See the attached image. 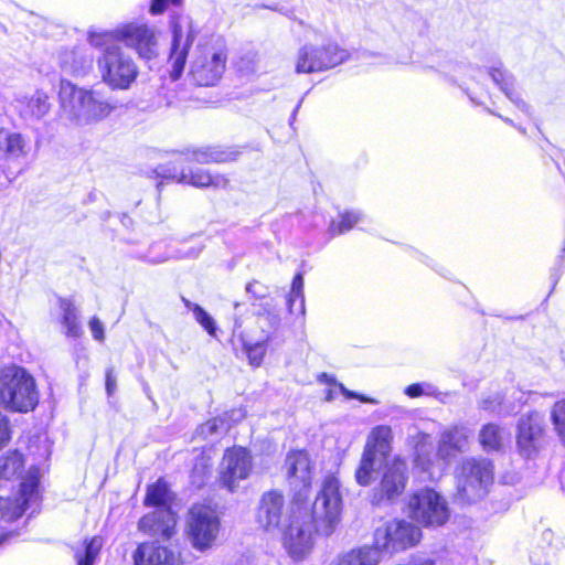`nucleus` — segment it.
I'll list each match as a JSON object with an SVG mask.
<instances>
[{
  "instance_id": "1",
  "label": "nucleus",
  "mask_w": 565,
  "mask_h": 565,
  "mask_svg": "<svg viewBox=\"0 0 565 565\" xmlns=\"http://www.w3.org/2000/svg\"><path fill=\"white\" fill-rule=\"evenodd\" d=\"M342 498L338 479L329 475L321 484L311 509L298 498L285 509L281 492H265L257 511V522L267 531L278 530L282 544L294 559H302L313 546L316 532L329 536L338 526Z\"/></svg>"
},
{
  "instance_id": "2",
  "label": "nucleus",
  "mask_w": 565,
  "mask_h": 565,
  "mask_svg": "<svg viewBox=\"0 0 565 565\" xmlns=\"http://www.w3.org/2000/svg\"><path fill=\"white\" fill-rule=\"evenodd\" d=\"M58 102L61 117L77 126L98 122L115 108L102 92L79 87L67 79L60 82Z\"/></svg>"
},
{
  "instance_id": "3",
  "label": "nucleus",
  "mask_w": 565,
  "mask_h": 565,
  "mask_svg": "<svg viewBox=\"0 0 565 565\" xmlns=\"http://www.w3.org/2000/svg\"><path fill=\"white\" fill-rule=\"evenodd\" d=\"M88 42L102 51L96 61L102 82L111 89H129L139 75L135 60L108 33L90 32Z\"/></svg>"
},
{
  "instance_id": "4",
  "label": "nucleus",
  "mask_w": 565,
  "mask_h": 565,
  "mask_svg": "<svg viewBox=\"0 0 565 565\" xmlns=\"http://www.w3.org/2000/svg\"><path fill=\"white\" fill-rule=\"evenodd\" d=\"M40 394L35 379L23 367L10 365L0 371V406L12 413L32 412Z\"/></svg>"
},
{
  "instance_id": "5",
  "label": "nucleus",
  "mask_w": 565,
  "mask_h": 565,
  "mask_svg": "<svg viewBox=\"0 0 565 565\" xmlns=\"http://www.w3.org/2000/svg\"><path fill=\"white\" fill-rule=\"evenodd\" d=\"M172 500L168 484L163 480L148 487L145 505L156 507L157 510L140 519L138 527L143 533L169 540L174 534L177 524L175 514L170 508Z\"/></svg>"
},
{
  "instance_id": "6",
  "label": "nucleus",
  "mask_w": 565,
  "mask_h": 565,
  "mask_svg": "<svg viewBox=\"0 0 565 565\" xmlns=\"http://www.w3.org/2000/svg\"><path fill=\"white\" fill-rule=\"evenodd\" d=\"M494 480L493 463L486 458H466L456 470V498L463 503L482 499Z\"/></svg>"
},
{
  "instance_id": "7",
  "label": "nucleus",
  "mask_w": 565,
  "mask_h": 565,
  "mask_svg": "<svg viewBox=\"0 0 565 565\" xmlns=\"http://www.w3.org/2000/svg\"><path fill=\"white\" fill-rule=\"evenodd\" d=\"M220 519L211 508L196 504L190 509L185 535L195 551L203 553L213 548L220 534Z\"/></svg>"
},
{
  "instance_id": "8",
  "label": "nucleus",
  "mask_w": 565,
  "mask_h": 565,
  "mask_svg": "<svg viewBox=\"0 0 565 565\" xmlns=\"http://www.w3.org/2000/svg\"><path fill=\"white\" fill-rule=\"evenodd\" d=\"M408 511L409 516L424 526H443L450 518L446 498L431 488H423L413 493L408 501Z\"/></svg>"
},
{
  "instance_id": "9",
  "label": "nucleus",
  "mask_w": 565,
  "mask_h": 565,
  "mask_svg": "<svg viewBox=\"0 0 565 565\" xmlns=\"http://www.w3.org/2000/svg\"><path fill=\"white\" fill-rule=\"evenodd\" d=\"M420 537L418 526L405 520H392L375 530L373 548L393 554L415 546Z\"/></svg>"
},
{
  "instance_id": "10",
  "label": "nucleus",
  "mask_w": 565,
  "mask_h": 565,
  "mask_svg": "<svg viewBox=\"0 0 565 565\" xmlns=\"http://www.w3.org/2000/svg\"><path fill=\"white\" fill-rule=\"evenodd\" d=\"M111 42H121L134 50L140 58L152 60L158 56L159 46L154 28L139 22L121 24L110 32Z\"/></svg>"
},
{
  "instance_id": "11",
  "label": "nucleus",
  "mask_w": 565,
  "mask_h": 565,
  "mask_svg": "<svg viewBox=\"0 0 565 565\" xmlns=\"http://www.w3.org/2000/svg\"><path fill=\"white\" fill-rule=\"evenodd\" d=\"M226 60L221 44L200 45L191 63L190 75L199 86H213L225 71Z\"/></svg>"
},
{
  "instance_id": "12",
  "label": "nucleus",
  "mask_w": 565,
  "mask_h": 565,
  "mask_svg": "<svg viewBox=\"0 0 565 565\" xmlns=\"http://www.w3.org/2000/svg\"><path fill=\"white\" fill-rule=\"evenodd\" d=\"M516 449L521 457L537 456L545 445L544 417L537 412L522 415L516 424Z\"/></svg>"
},
{
  "instance_id": "13",
  "label": "nucleus",
  "mask_w": 565,
  "mask_h": 565,
  "mask_svg": "<svg viewBox=\"0 0 565 565\" xmlns=\"http://www.w3.org/2000/svg\"><path fill=\"white\" fill-rule=\"evenodd\" d=\"M172 44L169 62L171 63V77L178 79L185 65L189 47L191 46L196 30L193 21L188 15H178L171 22Z\"/></svg>"
},
{
  "instance_id": "14",
  "label": "nucleus",
  "mask_w": 565,
  "mask_h": 565,
  "mask_svg": "<svg viewBox=\"0 0 565 565\" xmlns=\"http://www.w3.org/2000/svg\"><path fill=\"white\" fill-rule=\"evenodd\" d=\"M39 501V478L36 470H30L20 486V497L11 502L0 497V522H11L20 518L26 510L35 507Z\"/></svg>"
},
{
  "instance_id": "15",
  "label": "nucleus",
  "mask_w": 565,
  "mask_h": 565,
  "mask_svg": "<svg viewBox=\"0 0 565 565\" xmlns=\"http://www.w3.org/2000/svg\"><path fill=\"white\" fill-rule=\"evenodd\" d=\"M285 465L288 483L295 492L294 498L305 501L315 476L312 460L306 451L298 450L287 455Z\"/></svg>"
},
{
  "instance_id": "16",
  "label": "nucleus",
  "mask_w": 565,
  "mask_h": 565,
  "mask_svg": "<svg viewBox=\"0 0 565 565\" xmlns=\"http://www.w3.org/2000/svg\"><path fill=\"white\" fill-rule=\"evenodd\" d=\"M252 468V456L247 449H227L222 459L220 480L230 491H234L242 480L249 477Z\"/></svg>"
},
{
  "instance_id": "17",
  "label": "nucleus",
  "mask_w": 565,
  "mask_h": 565,
  "mask_svg": "<svg viewBox=\"0 0 565 565\" xmlns=\"http://www.w3.org/2000/svg\"><path fill=\"white\" fill-rule=\"evenodd\" d=\"M412 444L414 446L415 467L427 472L430 479L439 478L448 463L441 461L437 451L434 452L431 436L418 431L412 436Z\"/></svg>"
},
{
  "instance_id": "18",
  "label": "nucleus",
  "mask_w": 565,
  "mask_h": 565,
  "mask_svg": "<svg viewBox=\"0 0 565 565\" xmlns=\"http://www.w3.org/2000/svg\"><path fill=\"white\" fill-rule=\"evenodd\" d=\"M30 140L19 131L0 127V162L10 164L25 159L30 152Z\"/></svg>"
},
{
  "instance_id": "19",
  "label": "nucleus",
  "mask_w": 565,
  "mask_h": 565,
  "mask_svg": "<svg viewBox=\"0 0 565 565\" xmlns=\"http://www.w3.org/2000/svg\"><path fill=\"white\" fill-rule=\"evenodd\" d=\"M407 483V463L399 457L385 466L380 484L381 498L394 500L399 497Z\"/></svg>"
},
{
  "instance_id": "20",
  "label": "nucleus",
  "mask_w": 565,
  "mask_h": 565,
  "mask_svg": "<svg viewBox=\"0 0 565 565\" xmlns=\"http://www.w3.org/2000/svg\"><path fill=\"white\" fill-rule=\"evenodd\" d=\"M469 430L465 426H451L446 428L439 437L437 455L445 463L468 448Z\"/></svg>"
},
{
  "instance_id": "21",
  "label": "nucleus",
  "mask_w": 565,
  "mask_h": 565,
  "mask_svg": "<svg viewBox=\"0 0 565 565\" xmlns=\"http://www.w3.org/2000/svg\"><path fill=\"white\" fill-rule=\"evenodd\" d=\"M135 565H179L180 557L172 550L156 543H142L134 553Z\"/></svg>"
},
{
  "instance_id": "22",
  "label": "nucleus",
  "mask_w": 565,
  "mask_h": 565,
  "mask_svg": "<svg viewBox=\"0 0 565 565\" xmlns=\"http://www.w3.org/2000/svg\"><path fill=\"white\" fill-rule=\"evenodd\" d=\"M93 55L84 47L65 50L60 54L62 71L76 77L86 76L93 68Z\"/></svg>"
},
{
  "instance_id": "23",
  "label": "nucleus",
  "mask_w": 565,
  "mask_h": 565,
  "mask_svg": "<svg viewBox=\"0 0 565 565\" xmlns=\"http://www.w3.org/2000/svg\"><path fill=\"white\" fill-rule=\"evenodd\" d=\"M392 428L386 425H379L370 431L364 450L384 460L392 450Z\"/></svg>"
},
{
  "instance_id": "24",
  "label": "nucleus",
  "mask_w": 565,
  "mask_h": 565,
  "mask_svg": "<svg viewBox=\"0 0 565 565\" xmlns=\"http://www.w3.org/2000/svg\"><path fill=\"white\" fill-rule=\"evenodd\" d=\"M18 108L22 117L40 119L50 108L49 96L43 90L34 92L30 97L17 98Z\"/></svg>"
},
{
  "instance_id": "25",
  "label": "nucleus",
  "mask_w": 565,
  "mask_h": 565,
  "mask_svg": "<svg viewBox=\"0 0 565 565\" xmlns=\"http://www.w3.org/2000/svg\"><path fill=\"white\" fill-rule=\"evenodd\" d=\"M179 183L190 184L195 188L225 189L228 184V179L222 174H211L204 169H195L190 172H182Z\"/></svg>"
},
{
  "instance_id": "26",
  "label": "nucleus",
  "mask_w": 565,
  "mask_h": 565,
  "mask_svg": "<svg viewBox=\"0 0 565 565\" xmlns=\"http://www.w3.org/2000/svg\"><path fill=\"white\" fill-rule=\"evenodd\" d=\"M58 308L62 311L61 323L65 329V335L79 338L83 334V328L74 301L70 298H58Z\"/></svg>"
},
{
  "instance_id": "27",
  "label": "nucleus",
  "mask_w": 565,
  "mask_h": 565,
  "mask_svg": "<svg viewBox=\"0 0 565 565\" xmlns=\"http://www.w3.org/2000/svg\"><path fill=\"white\" fill-rule=\"evenodd\" d=\"M510 438V433L497 424L484 425L479 433V441L486 451L500 450Z\"/></svg>"
},
{
  "instance_id": "28",
  "label": "nucleus",
  "mask_w": 565,
  "mask_h": 565,
  "mask_svg": "<svg viewBox=\"0 0 565 565\" xmlns=\"http://www.w3.org/2000/svg\"><path fill=\"white\" fill-rule=\"evenodd\" d=\"M236 158L234 151L223 149L221 147H204L192 151L191 157L186 156V160L198 163H222L233 161Z\"/></svg>"
},
{
  "instance_id": "29",
  "label": "nucleus",
  "mask_w": 565,
  "mask_h": 565,
  "mask_svg": "<svg viewBox=\"0 0 565 565\" xmlns=\"http://www.w3.org/2000/svg\"><path fill=\"white\" fill-rule=\"evenodd\" d=\"M380 552L373 547L352 550L341 555L333 565H377Z\"/></svg>"
},
{
  "instance_id": "30",
  "label": "nucleus",
  "mask_w": 565,
  "mask_h": 565,
  "mask_svg": "<svg viewBox=\"0 0 565 565\" xmlns=\"http://www.w3.org/2000/svg\"><path fill=\"white\" fill-rule=\"evenodd\" d=\"M490 76L493 82L500 86L507 97L522 111L529 113V106L522 99L521 95L514 89L513 79L500 68H492Z\"/></svg>"
},
{
  "instance_id": "31",
  "label": "nucleus",
  "mask_w": 565,
  "mask_h": 565,
  "mask_svg": "<svg viewBox=\"0 0 565 565\" xmlns=\"http://www.w3.org/2000/svg\"><path fill=\"white\" fill-rule=\"evenodd\" d=\"M319 61H321V55H319L318 49L312 45H303L298 51L295 71L299 74L324 71V67H316Z\"/></svg>"
},
{
  "instance_id": "32",
  "label": "nucleus",
  "mask_w": 565,
  "mask_h": 565,
  "mask_svg": "<svg viewBox=\"0 0 565 565\" xmlns=\"http://www.w3.org/2000/svg\"><path fill=\"white\" fill-rule=\"evenodd\" d=\"M383 459L363 450L360 465L355 471V479L360 486L366 487L374 480V473L377 471Z\"/></svg>"
},
{
  "instance_id": "33",
  "label": "nucleus",
  "mask_w": 565,
  "mask_h": 565,
  "mask_svg": "<svg viewBox=\"0 0 565 565\" xmlns=\"http://www.w3.org/2000/svg\"><path fill=\"white\" fill-rule=\"evenodd\" d=\"M103 547V539L94 536L85 540L81 546L75 550L74 557L76 565H93L97 559Z\"/></svg>"
},
{
  "instance_id": "34",
  "label": "nucleus",
  "mask_w": 565,
  "mask_h": 565,
  "mask_svg": "<svg viewBox=\"0 0 565 565\" xmlns=\"http://www.w3.org/2000/svg\"><path fill=\"white\" fill-rule=\"evenodd\" d=\"M24 465L23 456L14 450L0 456V478L10 480L19 476Z\"/></svg>"
},
{
  "instance_id": "35",
  "label": "nucleus",
  "mask_w": 565,
  "mask_h": 565,
  "mask_svg": "<svg viewBox=\"0 0 565 565\" xmlns=\"http://www.w3.org/2000/svg\"><path fill=\"white\" fill-rule=\"evenodd\" d=\"M327 57L321 56V61L317 62L316 67H324L326 70L338 66L349 58L347 50L340 47L337 43H328L324 45Z\"/></svg>"
},
{
  "instance_id": "36",
  "label": "nucleus",
  "mask_w": 565,
  "mask_h": 565,
  "mask_svg": "<svg viewBox=\"0 0 565 565\" xmlns=\"http://www.w3.org/2000/svg\"><path fill=\"white\" fill-rule=\"evenodd\" d=\"M363 220V214L360 211H347L340 215L339 222H332L330 232L332 235L343 234L354 227Z\"/></svg>"
},
{
  "instance_id": "37",
  "label": "nucleus",
  "mask_w": 565,
  "mask_h": 565,
  "mask_svg": "<svg viewBox=\"0 0 565 565\" xmlns=\"http://www.w3.org/2000/svg\"><path fill=\"white\" fill-rule=\"evenodd\" d=\"M183 301L185 307L193 312L196 322L200 323L210 335L216 337L217 328L214 319L201 306L186 299H183Z\"/></svg>"
},
{
  "instance_id": "38",
  "label": "nucleus",
  "mask_w": 565,
  "mask_h": 565,
  "mask_svg": "<svg viewBox=\"0 0 565 565\" xmlns=\"http://www.w3.org/2000/svg\"><path fill=\"white\" fill-rule=\"evenodd\" d=\"M230 425L226 423L225 418L217 416L202 424L196 429V434L203 438H209L224 434Z\"/></svg>"
},
{
  "instance_id": "39",
  "label": "nucleus",
  "mask_w": 565,
  "mask_h": 565,
  "mask_svg": "<svg viewBox=\"0 0 565 565\" xmlns=\"http://www.w3.org/2000/svg\"><path fill=\"white\" fill-rule=\"evenodd\" d=\"M551 419L554 425V429L561 440L565 444V399L558 401L553 405Z\"/></svg>"
},
{
  "instance_id": "40",
  "label": "nucleus",
  "mask_w": 565,
  "mask_h": 565,
  "mask_svg": "<svg viewBox=\"0 0 565 565\" xmlns=\"http://www.w3.org/2000/svg\"><path fill=\"white\" fill-rule=\"evenodd\" d=\"M267 341L268 339L256 343L244 342V350L250 365L259 366L262 364L267 349Z\"/></svg>"
},
{
  "instance_id": "41",
  "label": "nucleus",
  "mask_w": 565,
  "mask_h": 565,
  "mask_svg": "<svg viewBox=\"0 0 565 565\" xmlns=\"http://www.w3.org/2000/svg\"><path fill=\"white\" fill-rule=\"evenodd\" d=\"M437 393V387L427 382L414 383L405 388V394L411 398L420 396H436Z\"/></svg>"
},
{
  "instance_id": "42",
  "label": "nucleus",
  "mask_w": 565,
  "mask_h": 565,
  "mask_svg": "<svg viewBox=\"0 0 565 565\" xmlns=\"http://www.w3.org/2000/svg\"><path fill=\"white\" fill-rule=\"evenodd\" d=\"M182 161V157L178 156V158L173 162H170L169 164L159 166L156 169L157 175L162 179H171L179 182L180 174L182 172H185L184 170H180L178 167V163H181Z\"/></svg>"
},
{
  "instance_id": "43",
  "label": "nucleus",
  "mask_w": 565,
  "mask_h": 565,
  "mask_svg": "<svg viewBox=\"0 0 565 565\" xmlns=\"http://www.w3.org/2000/svg\"><path fill=\"white\" fill-rule=\"evenodd\" d=\"M294 295L299 297V315H305V296H303V277L301 274H297L291 282V290Z\"/></svg>"
},
{
  "instance_id": "44",
  "label": "nucleus",
  "mask_w": 565,
  "mask_h": 565,
  "mask_svg": "<svg viewBox=\"0 0 565 565\" xmlns=\"http://www.w3.org/2000/svg\"><path fill=\"white\" fill-rule=\"evenodd\" d=\"M11 438L10 420L0 412V448L4 447Z\"/></svg>"
},
{
  "instance_id": "45",
  "label": "nucleus",
  "mask_w": 565,
  "mask_h": 565,
  "mask_svg": "<svg viewBox=\"0 0 565 565\" xmlns=\"http://www.w3.org/2000/svg\"><path fill=\"white\" fill-rule=\"evenodd\" d=\"M88 326L93 334V338L99 342H103L105 339V330L103 322L97 317H93Z\"/></svg>"
},
{
  "instance_id": "46",
  "label": "nucleus",
  "mask_w": 565,
  "mask_h": 565,
  "mask_svg": "<svg viewBox=\"0 0 565 565\" xmlns=\"http://www.w3.org/2000/svg\"><path fill=\"white\" fill-rule=\"evenodd\" d=\"M501 403V397L499 395H493L487 398H482L480 402V407L484 411L500 413Z\"/></svg>"
},
{
  "instance_id": "47",
  "label": "nucleus",
  "mask_w": 565,
  "mask_h": 565,
  "mask_svg": "<svg viewBox=\"0 0 565 565\" xmlns=\"http://www.w3.org/2000/svg\"><path fill=\"white\" fill-rule=\"evenodd\" d=\"M181 0H152L150 12L152 14L162 13L169 4H179Z\"/></svg>"
},
{
  "instance_id": "48",
  "label": "nucleus",
  "mask_w": 565,
  "mask_h": 565,
  "mask_svg": "<svg viewBox=\"0 0 565 565\" xmlns=\"http://www.w3.org/2000/svg\"><path fill=\"white\" fill-rule=\"evenodd\" d=\"M226 423L231 426L232 424L238 423L245 417V412L242 408L232 409L228 413H225L223 416Z\"/></svg>"
},
{
  "instance_id": "49",
  "label": "nucleus",
  "mask_w": 565,
  "mask_h": 565,
  "mask_svg": "<svg viewBox=\"0 0 565 565\" xmlns=\"http://www.w3.org/2000/svg\"><path fill=\"white\" fill-rule=\"evenodd\" d=\"M339 388H340V392L347 397V398H358L360 399L361 402H364V403H372V404H375L376 401L373 399V398H367L363 395H359L358 393L355 392H352V391H349L348 388H345L342 384H339Z\"/></svg>"
},
{
  "instance_id": "50",
  "label": "nucleus",
  "mask_w": 565,
  "mask_h": 565,
  "mask_svg": "<svg viewBox=\"0 0 565 565\" xmlns=\"http://www.w3.org/2000/svg\"><path fill=\"white\" fill-rule=\"evenodd\" d=\"M117 387L116 376L114 374L113 369H108L106 372V391L107 394L110 396L114 394Z\"/></svg>"
},
{
  "instance_id": "51",
  "label": "nucleus",
  "mask_w": 565,
  "mask_h": 565,
  "mask_svg": "<svg viewBox=\"0 0 565 565\" xmlns=\"http://www.w3.org/2000/svg\"><path fill=\"white\" fill-rule=\"evenodd\" d=\"M262 286L259 285V282L257 281H252V282H248L246 285V291L248 294H252L253 296H255L256 298H260V297H264V290H260Z\"/></svg>"
},
{
  "instance_id": "52",
  "label": "nucleus",
  "mask_w": 565,
  "mask_h": 565,
  "mask_svg": "<svg viewBox=\"0 0 565 565\" xmlns=\"http://www.w3.org/2000/svg\"><path fill=\"white\" fill-rule=\"evenodd\" d=\"M287 302L290 312L299 313V297L294 295L292 291H290Z\"/></svg>"
},
{
  "instance_id": "53",
  "label": "nucleus",
  "mask_w": 565,
  "mask_h": 565,
  "mask_svg": "<svg viewBox=\"0 0 565 565\" xmlns=\"http://www.w3.org/2000/svg\"><path fill=\"white\" fill-rule=\"evenodd\" d=\"M202 250V247L201 246H195V247H191L186 253H184L182 256L183 257H196L199 256V254L201 253Z\"/></svg>"
},
{
  "instance_id": "54",
  "label": "nucleus",
  "mask_w": 565,
  "mask_h": 565,
  "mask_svg": "<svg viewBox=\"0 0 565 565\" xmlns=\"http://www.w3.org/2000/svg\"><path fill=\"white\" fill-rule=\"evenodd\" d=\"M413 565H434L433 561L425 557H419L414 561Z\"/></svg>"
},
{
  "instance_id": "55",
  "label": "nucleus",
  "mask_w": 565,
  "mask_h": 565,
  "mask_svg": "<svg viewBox=\"0 0 565 565\" xmlns=\"http://www.w3.org/2000/svg\"><path fill=\"white\" fill-rule=\"evenodd\" d=\"M318 51H319V55H322V57H327L328 52H326L324 46H322L321 49H318Z\"/></svg>"
},
{
  "instance_id": "56",
  "label": "nucleus",
  "mask_w": 565,
  "mask_h": 565,
  "mask_svg": "<svg viewBox=\"0 0 565 565\" xmlns=\"http://www.w3.org/2000/svg\"><path fill=\"white\" fill-rule=\"evenodd\" d=\"M8 534L4 532L0 533V543H2L7 539Z\"/></svg>"
},
{
  "instance_id": "57",
  "label": "nucleus",
  "mask_w": 565,
  "mask_h": 565,
  "mask_svg": "<svg viewBox=\"0 0 565 565\" xmlns=\"http://www.w3.org/2000/svg\"><path fill=\"white\" fill-rule=\"evenodd\" d=\"M327 399H328V401L332 399L331 392H329V394H328V396H327Z\"/></svg>"
},
{
  "instance_id": "58",
  "label": "nucleus",
  "mask_w": 565,
  "mask_h": 565,
  "mask_svg": "<svg viewBox=\"0 0 565 565\" xmlns=\"http://www.w3.org/2000/svg\"><path fill=\"white\" fill-rule=\"evenodd\" d=\"M505 122L512 124V121L508 118L504 119Z\"/></svg>"
}]
</instances>
